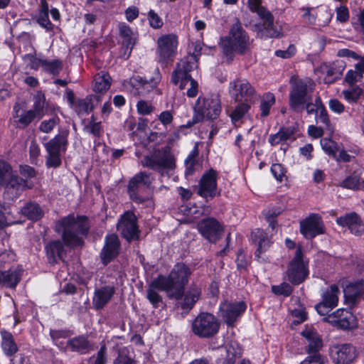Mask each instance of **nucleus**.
Segmentation results:
<instances>
[{
  "mask_svg": "<svg viewBox=\"0 0 364 364\" xmlns=\"http://www.w3.org/2000/svg\"><path fill=\"white\" fill-rule=\"evenodd\" d=\"M261 0H248L250 9L256 12L262 21V28L259 29L260 35L264 38H277L279 32L274 26V17L265 8L261 6Z\"/></svg>",
  "mask_w": 364,
  "mask_h": 364,
  "instance_id": "obj_9",
  "label": "nucleus"
},
{
  "mask_svg": "<svg viewBox=\"0 0 364 364\" xmlns=\"http://www.w3.org/2000/svg\"><path fill=\"white\" fill-rule=\"evenodd\" d=\"M110 87V77L107 73H98L94 79L93 90L95 92L103 93Z\"/></svg>",
  "mask_w": 364,
  "mask_h": 364,
  "instance_id": "obj_43",
  "label": "nucleus"
},
{
  "mask_svg": "<svg viewBox=\"0 0 364 364\" xmlns=\"http://www.w3.org/2000/svg\"><path fill=\"white\" fill-rule=\"evenodd\" d=\"M121 243L115 234L107 235L105 237V244L100 252L102 262L107 265L119 254Z\"/></svg>",
  "mask_w": 364,
  "mask_h": 364,
  "instance_id": "obj_20",
  "label": "nucleus"
},
{
  "mask_svg": "<svg viewBox=\"0 0 364 364\" xmlns=\"http://www.w3.org/2000/svg\"><path fill=\"white\" fill-rule=\"evenodd\" d=\"M307 265L308 262L304 259L302 249L298 247L287 271L288 280L293 284L302 283L309 273Z\"/></svg>",
  "mask_w": 364,
  "mask_h": 364,
  "instance_id": "obj_10",
  "label": "nucleus"
},
{
  "mask_svg": "<svg viewBox=\"0 0 364 364\" xmlns=\"http://www.w3.org/2000/svg\"><path fill=\"white\" fill-rule=\"evenodd\" d=\"M194 121L200 122L204 118L217 119L221 112V102L218 95L213 94L205 97H199L196 101Z\"/></svg>",
  "mask_w": 364,
  "mask_h": 364,
  "instance_id": "obj_5",
  "label": "nucleus"
},
{
  "mask_svg": "<svg viewBox=\"0 0 364 364\" xmlns=\"http://www.w3.org/2000/svg\"><path fill=\"white\" fill-rule=\"evenodd\" d=\"M159 291H164L169 299H173V297L168 291V289L161 281L159 277H157L151 281L146 291V298L154 308H157L159 304L162 302V296L159 294Z\"/></svg>",
  "mask_w": 364,
  "mask_h": 364,
  "instance_id": "obj_24",
  "label": "nucleus"
},
{
  "mask_svg": "<svg viewBox=\"0 0 364 364\" xmlns=\"http://www.w3.org/2000/svg\"><path fill=\"white\" fill-rule=\"evenodd\" d=\"M158 51L160 58L163 60H168L175 54L177 39L175 35L168 34L158 39Z\"/></svg>",
  "mask_w": 364,
  "mask_h": 364,
  "instance_id": "obj_27",
  "label": "nucleus"
},
{
  "mask_svg": "<svg viewBox=\"0 0 364 364\" xmlns=\"http://www.w3.org/2000/svg\"><path fill=\"white\" fill-rule=\"evenodd\" d=\"M46 105V98L42 94L36 95L33 98V109H29L33 112L35 118L41 119L44 114V109Z\"/></svg>",
  "mask_w": 364,
  "mask_h": 364,
  "instance_id": "obj_45",
  "label": "nucleus"
},
{
  "mask_svg": "<svg viewBox=\"0 0 364 364\" xmlns=\"http://www.w3.org/2000/svg\"><path fill=\"white\" fill-rule=\"evenodd\" d=\"M330 355L336 364H350L357 354L355 347L350 344H343L331 347Z\"/></svg>",
  "mask_w": 364,
  "mask_h": 364,
  "instance_id": "obj_21",
  "label": "nucleus"
},
{
  "mask_svg": "<svg viewBox=\"0 0 364 364\" xmlns=\"http://www.w3.org/2000/svg\"><path fill=\"white\" fill-rule=\"evenodd\" d=\"M107 361V348L105 344H103L97 353L94 364H106Z\"/></svg>",
  "mask_w": 364,
  "mask_h": 364,
  "instance_id": "obj_64",
  "label": "nucleus"
},
{
  "mask_svg": "<svg viewBox=\"0 0 364 364\" xmlns=\"http://www.w3.org/2000/svg\"><path fill=\"white\" fill-rule=\"evenodd\" d=\"M341 291L338 286L333 284L322 295V301L329 307L334 308L338 305V295Z\"/></svg>",
  "mask_w": 364,
  "mask_h": 364,
  "instance_id": "obj_41",
  "label": "nucleus"
},
{
  "mask_svg": "<svg viewBox=\"0 0 364 364\" xmlns=\"http://www.w3.org/2000/svg\"><path fill=\"white\" fill-rule=\"evenodd\" d=\"M37 21L41 26L46 28V30L50 31L53 29V24L49 20L48 14L38 13Z\"/></svg>",
  "mask_w": 364,
  "mask_h": 364,
  "instance_id": "obj_62",
  "label": "nucleus"
},
{
  "mask_svg": "<svg viewBox=\"0 0 364 364\" xmlns=\"http://www.w3.org/2000/svg\"><path fill=\"white\" fill-rule=\"evenodd\" d=\"M196 67V55L181 60L171 74V82L176 85H178L179 88L183 90L188 81L193 79L189 73Z\"/></svg>",
  "mask_w": 364,
  "mask_h": 364,
  "instance_id": "obj_11",
  "label": "nucleus"
},
{
  "mask_svg": "<svg viewBox=\"0 0 364 364\" xmlns=\"http://www.w3.org/2000/svg\"><path fill=\"white\" fill-rule=\"evenodd\" d=\"M246 304L243 301L222 303L219 309V316L228 325H232L245 312Z\"/></svg>",
  "mask_w": 364,
  "mask_h": 364,
  "instance_id": "obj_15",
  "label": "nucleus"
},
{
  "mask_svg": "<svg viewBox=\"0 0 364 364\" xmlns=\"http://www.w3.org/2000/svg\"><path fill=\"white\" fill-rule=\"evenodd\" d=\"M345 100L350 102L353 103L358 101L363 94V90L358 86H350L342 92Z\"/></svg>",
  "mask_w": 364,
  "mask_h": 364,
  "instance_id": "obj_48",
  "label": "nucleus"
},
{
  "mask_svg": "<svg viewBox=\"0 0 364 364\" xmlns=\"http://www.w3.org/2000/svg\"><path fill=\"white\" fill-rule=\"evenodd\" d=\"M68 133L63 132L57 134L54 138L45 144L47 153L60 154V152L66 150L68 144Z\"/></svg>",
  "mask_w": 364,
  "mask_h": 364,
  "instance_id": "obj_33",
  "label": "nucleus"
},
{
  "mask_svg": "<svg viewBox=\"0 0 364 364\" xmlns=\"http://www.w3.org/2000/svg\"><path fill=\"white\" fill-rule=\"evenodd\" d=\"M336 223L339 226L347 227L350 232L355 236L364 234V223L360 217L355 212L338 218Z\"/></svg>",
  "mask_w": 364,
  "mask_h": 364,
  "instance_id": "obj_22",
  "label": "nucleus"
},
{
  "mask_svg": "<svg viewBox=\"0 0 364 364\" xmlns=\"http://www.w3.org/2000/svg\"><path fill=\"white\" fill-rule=\"evenodd\" d=\"M300 9L304 11L302 18L306 23L314 24L316 22V15L312 13L313 8L302 7Z\"/></svg>",
  "mask_w": 364,
  "mask_h": 364,
  "instance_id": "obj_61",
  "label": "nucleus"
},
{
  "mask_svg": "<svg viewBox=\"0 0 364 364\" xmlns=\"http://www.w3.org/2000/svg\"><path fill=\"white\" fill-rule=\"evenodd\" d=\"M100 101V96L98 95H94L87 97L85 99H77V102L72 107L78 114L88 113L93 110Z\"/></svg>",
  "mask_w": 364,
  "mask_h": 364,
  "instance_id": "obj_34",
  "label": "nucleus"
},
{
  "mask_svg": "<svg viewBox=\"0 0 364 364\" xmlns=\"http://www.w3.org/2000/svg\"><path fill=\"white\" fill-rule=\"evenodd\" d=\"M186 164V176L191 175L194 172L195 166L197 164V160L196 156L191 154L185 161Z\"/></svg>",
  "mask_w": 364,
  "mask_h": 364,
  "instance_id": "obj_60",
  "label": "nucleus"
},
{
  "mask_svg": "<svg viewBox=\"0 0 364 364\" xmlns=\"http://www.w3.org/2000/svg\"><path fill=\"white\" fill-rule=\"evenodd\" d=\"M4 187L6 193L14 199L18 198L26 188H32L33 183L13 173Z\"/></svg>",
  "mask_w": 364,
  "mask_h": 364,
  "instance_id": "obj_23",
  "label": "nucleus"
},
{
  "mask_svg": "<svg viewBox=\"0 0 364 364\" xmlns=\"http://www.w3.org/2000/svg\"><path fill=\"white\" fill-rule=\"evenodd\" d=\"M341 186L348 189H364V181L357 176H350L342 181Z\"/></svg>",
  "mask_w": 364,
  "mask_h": 364,
  "instance_id": "obj_47",
  "label": "nucleus"
},
{
  "mask_svg": "<svg viewBox=\"0 0 364 364\" xmlns=\"http://www.w3.org/2000/svg\"><path fill=\"white\" fill-rule=\"evenodd\" d=\"M271 171L277 181H282L283 178L285 176V171L281 164H274L271 167Z\"/></svg>",
  "mask_w": 364,
  "mask_h": 364,
  "instance_id": "obj_63",
  "label": "nucleus"
},
{
  "mask_svg": "<svg viewBox=\"0 0 364 364\" xmlns=\"http://www.w3.org/2000/svg\"><path fill=\"white\" fill-rule=\"evenodd\" d=\"M275 104V97L271 92L262 95L260 100L261 117H265L269 114L271 107Z\"/></svg>",
  "mask_w": 364,
  "mask_h": 364,
  "instance_id": "obj_44",
  "label": "nucleus"
},
{
  "mask_svg": "<svg viewBox=\"0 0 364 364\" xmlns=\"http://www.w3.org/2000/svg\"><path fill=\"white\" fill-rule=\"evenodd\" d=\"M154 177L151 173L141 171L135 174L129 181L127 192L130 198L137 203H141L148 199L143 193L151 188Z\"/></svg>",
  "mask_w": 364,
  "mask_h": 364,
  "instance_id": "obj_7",
  "label": "nucleus"
},
{
  "mask_svg": "<svg viewBox=\"0 0 364 364\" xmlns=\"http://www.w3.org/2000/svg\"><path fill=\"white\" fill-rule=\"evenodd\" d=\"M136 217L132 211H126L120 218L117 228L122 236L130 242L139 237Z\"/></svg>",
  "mask_w": 364,
  "mask_h": 364,
  "instance_id": "obj_13",
  "label": "nucleus"
},
{
  "mask_svg": "<svg viewBox=\"0 0 364 364\" xmlns=\"http://www.w3.org/2000/svg\"><path fill=\"white\" fill-rule=\"evenodd\" d=\"M136 81L137 84L134 85L136 87V92L134 94L141 96H146L151 92H155L159 95L161 94V92L157 88L161 81V75L158 69L155 70L154 75L149 80H143L141 77H139V80L136 79Z\"/></svg>",
  "mask_w": 364,
  "mask_h": 364,
  "instance_id": "obj_25",
  "label": "nucleus"
},
{
  "mask_svg": "<svg viewBox=\"0 0 364 364\" xmlns=\"http://www.w3.org/2000/svg\"><path fill=\"white\" fill-rule=\"evenodd\" d=\"M143 166L164 174V171L173 170L175 166V159L173 154L168 149L155 151L151 156H145L141 161Z\"/></svg>",
  "mask_w": 364,
  "mask_h": 364,
  "instance_id": "obj_6",
  "label": "nucleus"
},
{
  "mask_svg": "<svg viewBox=\"0 0 364 364\" xmlns=\"http://www.w3.org/2000/svg\"><path fill=\"white\" fill-rule=\"evenodd\" d=\"M198 227L201 235L210 242H215L223 232V226L213 218L202 220Z\"/></svg>",
  "mask_w": 364,
  "mask_h": 364,
  "instance_id": "obj_19",
  "label": "nucleus"
},
{
  "mask_svg": "<svg viewBox=\"0 0 364 364\" xmlns=\"http://www.w3.org/2000/svg\"><path fill=\"white\" fill-rule=\"evenodd\" d=\"M218 318L210 313H201L192 322L193 333L200 338H210L219 331Z\"/></svg>",
  "mask_w": 364,
  "mask_h": 364,
  "instance_id": "obj_8",
  "label": "nucleus"
},
{
  "mask_svg": "<svg viewBox=\"0 0 364 364\" xmlns=\"http://www.w3.org/2000/svg\"><path fill=\"white\" fill-rule=\"evenodd\" d=\"M46 251L48 261L51 264L63 259L65 254L63 244L60 240H54L48 243L46 246Z\"/></svg>",
  "mask_w": 364,
  "mask_h": 364,
  "instance_id": "obj_35",
  "label": "nucleus"
},
{
  "mask_svg": "<svg viewBox=\"0 0 364 364\" xmlns=\"http://www.w3.org/2000/svg\"><path fill=\"white\" fill-rule=\"evenodd\" d=\"M90 230V224L87 217L69 215L59 220L55 230L62 234L64 243L70 247L80 246L83 240L80 235H87Z\"/></svg>",
  "mask_w": 364,
  "mask_h": 364,
  "instance_id": "obj_1",
  "label": "nucleus"
},
{
  "mask_svg": "<svg viewBox=\"0 0 364 364\" xmlns=\"http://www.w3.org/2000/svg\"><path fill=\"white\" fill-rule=\"evenodd\" d=\"M136 109L140 114L146 115L152 113L154 107L145 100H139L136 104Z\"/></svg>",
  "mask_w": 364,
  "mask_h": 364,
  "instance_id": "obj_57",
  "label": "nucleus"
},
{
  "mask_svg": "<svg viewBox=\"0 0 364 364\" xmlns=\"http://www.w3.org/2000/svg\"><path fill=\"white\" fill-rule=\"evenodd\" d=\"M272 290L275 294L284 296H289L292 292L291 287L286 282H283L280 285L272 286Z\"/></svg>",
  "mask_w": 364,
  "mask_h": 364,
  "instance_id": "obj_55",
  "label": "nucleus"
},
{
  "mask_svg": "<svg viewBox=\"0 0 364 364\" xmlns=\"http://www.w3.org/2000/svg\"><path fill=\"white\" fill-rule=\"evenodd\" d=\"M1 335L2 339L1 348L4 353L7 356H13L18 351V347L12 334L7 331H2Z\"/></svg>",
  "mask_w": 364,
  "mask_h": 364,
  "instance_id": "obj_39",
  "label": "nucleus"
},
{
  "mask_svg": "<svg viewBox=\"0 0 364 364\" xmlns=\"http://www.w3.org/2000/svg\"><path fill=\"white\" fill-rule=\"evenodd\" d=\"M46 164L48 167H59L61 165L60 154L47 153Z\"/></svg>",
  "mask_w": 364,
  "mask_h": 364,
  "instance_id": "obj_58",
  "label": "nucleus"
},
{
  "mask_svg": "<svg viewBox=\"0 0 364 364\" xmlns=\"http://www.w3.org/2000/svg\"><path fill=\"white\" fill-rule=\"evenodd\" d=\"M217 177L218 173L213 168L206 171L198 183V195L206 199H212L220 195V192L218 191Z\"/></svg>",
  "mask_w": 364,
  "mask_h": 364,
  "instance_id": "obj_14",
  "label": "nucleus"
},
{
  "mask_svg": "<svg viewBox=\"0 0 364 364\" xmlns=\"http://www.w3.org/2000/svg\"><path fill=\"white\" fill-rule=\"evenodd\" d=\"M59 118L57 116H54L48 120H43L39 125V130L43 133L51 132L55 127L59 123Z\"/></svg>",
  "mask_w": 364,
  "mask_h": 364,
  "instance_id": "obj_53",
  "label": "nucleus"
},
{
  "mask_svg": "<svg viewBox=\"0 0 364 364\" xmlns=\"http://www.w3.org/2000/svg\"><path fill=\"white\" fill-rule=\"evenodd\" d=\"M22 269L13 267L8 270H0V287L14 289L21 280Z\"/></svg>",
  "mask_w": 364,
  "mask_h": 364,
  "instance_id": "obj_31",
  "label": "nucleus"
},
{
  "mask_svg": "<svg viewBox=\"0 0 364 364\" xmlns=\"http://www.w3.org/2000/svg\"><path fill=\"white\" fill-rule=\"evenodd\" d=\"M84 132L99 138L102 133L101 122H89L83 128Z\"/></svg>",
  "mask_w": 364,
  "mask_h": 364,
  "instance_id": "obj_54",
  "label": "nucleus"
},
{
  "mask_svg": "<svg viewBox=\"0 0 364 364\" xmlns=\"http://www.w3.org/2000/svg\"><path fill=\"white\" fill-rule=\"evenodd\" d=\"M230 92L235 101L248 103L254 97L255 91L246 80H236L230 84Z\"/></svg>",
  "mask_w": 364,
  "mask_h": 364,
  "instance_id": "obj_18",
  "label": "nucleus"
},
{
  "mask_svg": "<svg viewBox=\"0 0 364 364\" xmlns=\"http://www.w3.org/2000/svg\"><path fill=\"white\" fill-rule=\"evenodd\" d=\"M294 134V129L291 127H283L274 134H271L269 137V142L272 146H275L280 143L290 139Z\"/></svg>",
  "mask_w": 364,
  "mask_h": 364,
  "instance_id": "obj_40",
  "label": "nucleus"
},
{
  "mask_svg": "<svg viewBox=\"0 0 364 364\" xmlns=\"http://www.w3.org/2000/svg\"><path fill=\"white\" fill-rule=\"evenodd\" d=\"M301 233L306 239H312L324 233V225L318 214H311L300 223Z\"/></svg>",
  "mask_w": 364,
  "mask_h": 364,
  "instance_id": "obj_17",
  "label": "nucleus"
},
{
  "mask_svg": "<svg viewBox=\"0 0 364 364\" xmlns=\"http://www.w3.org/2000/svg\"><path fill=\"white\" fill-rule=\"evenodd\" d=\"M21 213L28 219L36 221L43 215V211L36 203H28L21 208Z\"/></svg>",
  "mask_w": 364,
  "mask_h": 364,
  "instance_id": "obj_38",
  "label": "nucleus"
},
{
  "mask_svg": "<svg viewBox=\"0 0 364 364\" xmlns=\"http://www.w3.org/2000/svg\"><path fill=\"white\" fill-rule=\"evenodd\" d=\"M192 272L184 263H176L168 275L160 274L158 277L164 283L173 299L178 300L184 294L186 286Z\"/></svg>",
  "mask_w": 364,
  "mask_h": 364,
  "instance_id": "obj_3",
  "label": "nucleus"
},
{
  "mask_svg": "<svg viewBox=\"0 0 364 364\" xmlns=\"http://www.w3.org/2000/svg\"><path fill=\"white\" fill-rule=\"evenodd\" d=\"M12 174L11 166L4 161H0V187H4Z\"/></svg>",
  "mask_w": 364,
  "mask_h": 364,
  "instance_id": "obj_51",
  "label": "nucleus"
},
{
  "mask_svg": "<svg viewBox=\"0 0 364 364\" xmlns=\"http://www.w3.org/2000/svg\"><path fill=\"white\" fill-rule=\"evenodd\" d=\"M252 240L257 244V248L255 255L258 260L265 261L262 255L265 252L272 243L271 237L262 229H256L252 232Z\"/></svg>",
  "mask_w": 364,
  "mask_h": 364,
  "instance_id": "obj_28",
  "label": "nucleus"
},
{
  "mask_svg": "<svg viewBox=\"0 0 364 364\" xmlns=\"http://www.w3.org/2000/svg\"><path fill=\"white\" fill-rule=\"evenodd\" d=\"M316 122L317 124H321L325 129L331 131L333 129L328 114L326 109L319 110L315 116Z\"/></svg>",
  "mask_w": 364,
  "mask_h": 364,
  "instance_id": "obj_50",
  "label": "nucleus"
},
{
  "mask_svg": "<svg viewBox=\"0 0 364 364\" xmlns=\"http://www.w3.org/2000/svg\"><path fill=\"white\" fill-rule=\"evenodd\" d=\"M322 149L329 156L336 158V154L338 151V145L336 142L329 139H323L321 140Z\"/></svg>",
  "mask_w": 364,
  "mask_h": 364,
  "instance_id": "obj_52",
  "label": "nucleus"
},
{
  "mask_svg": "<svg viewBox=\"0 0 364 364\" xmlns=\"http://www.w3.org/2000/svg\"><path fill=\"white\" fill-rule=\"evenodd\" d=\"M363 78V75L360 72L353 70H350L348 71L345 80L349 85H353L356 82L360 81Z\"/></svg>",
  "mask_w": 364,
  "mask_h": 364,
  "instance_id": "obj_59",
  "label": "nucleus"
},
{
  "mask_svg": "<svg viewBox=\"0 0 364 364\" xmlns=\"http://www.w3.org/2000/svg\"><path fill=\"white\" fill-rule=\"evenodd\" d=\"M14 124L18 127H28L35 119L33 112L26 110L20 104H16L13 108Z\"/></svg>",
  "mask_w": 364,
  "mask_h": 364,
  "instance_id": "obj_32",
  "label": "nucleus"
},
{
  "mask_svg": "<svg viewBox=\"0 0 364 364\" xmlns=\"http://www.w3.org/2000/svg\"><path fill=\"white\" fill-rule=\"evenodd\" d=\"M115 294L113 286H105L95 289L92 299V304L95 309H102L112 299Z\"/></svg>",
  "mask_w": 364,
  "mask_h": 364,
  "instance_id": "obj_29",
  "label": "nucleus"
},
{
  "mask_svg": "<svg viewBox=\"0 0 364 364\" xmlns=\"http://www.w3.org/2000/svg\"><path fill=\"white\" fill-rule=\"evenodd\" d=\"M68 346L73 351L87 353L93 350L92 345L85 336H79L68 341Z\"/></svg>",
  "mask_w": 364,
  "mask_h": 364,
  "instance_id": "obj_37",
  "label": "nucleus"
},
{
  "mask_svg": "<svg viewBox=\"0 0 364 364\" xmlns=\"http://www.w3.org/2000/svg\"><path fill=\"white\" fill-rule=\"evenodd\" d=\"M220 45L223 53L230 60H232L235 53L244 55L250 51V37L238 18H235L228 35L221 38Z\"/></svg>",
  "mask_w": 364,
  "mask_h": 364,
  "instance_id": "obj_2",
  "label": "nucleus"
},
{
  "mask_svg": "<svg viewBox=\"0 0 364 364\" xmlns=\"http://www.w3.org/2000/svg\"><path fill=\"white\" fill-rule=\"evenodd\" d=\"M342 75V70L334 67H330L326 71V77L325 80L326 82L331 83L339 79Z\"/></svg>",
  "mask_w": 364,
  "mask_h": 364,
  "instance_id": "obj_56",
  "label": "nucleus"
},
{
  "mask_svg": "<svg viewBox=\"0 0 364 364\" xmlns=\"http://www.w3.org/2000/svg\"><path fill=\"white\" fill-rule=\"evenodd\" d=\"M250 109V105L247 102H242L237 105L230 114L232 123L236 124L240 122Z\"/></svg>",
  "mask_w": 364,
  "mask_h": 364,
  "instance_id": "obj_46",
  "label": "nucleus"
},
{
  "mask_svg": "<svg viewBox=\"0 0 364 364\" xmlns=\"http://www.w3.org/2000/svg\"><path fill=\"white\" fill-rule=\"evenodd\" d=\"M301 335L307 341L306 350L309 355L305 360H318L320 364H326V359L319 353L323 347V342L317 331L311 328H306L301 332Z\"/></svg>",
  "mask_w": 364,
  "mask_h": 364,
  "instance_id": "obj_12",
  "label": "nucleus"
},
{
  "mask_svg": "<svg viewBox=\"0 0 364 364\" xmlns=\"http://www.w3.org/2000/svg\"><path fill=\"white\" fill-rule=\"evenodd\" d=\"M114 364H136L132 353L126 348L119 351L117 357L114 360Z\"/></svg>",
  "mask_w": 364,
  "mask_h": 364,
  "instance_id": "obj_49",
  "label": "nucleus"
},
{
  "mask_svg": "<svg viewBox=\"0 0 364 364\" xmlns=\"http://www.w3.org/2000/svg\"><path fill=\"white\" fill-rule=\"evenodd\" d=\"M201 294L200 288L198 287L196 284H191L188 288L187 291H184L183 295L178 302L179 306L186 312H189L195 304L200 299Z\"/></svg>",
  "mask_w": 364,
  "mask_h": 364,
  "instance_id": "obj_30",
  "label": "nucleus"
},
{
  "mask_svg": "<svg viewBox=\"0 0 364 364\" xmlns=\"http://www.w3.org/2000/svg\"><path fill=\"white\" fill-rule=\"evenodd\" d=\"M38 63L43 71L53 75H58L63 70V61L59 59H55L53 60L39 59Z\"/></svg>",
  "mask_w": 364,
  "mask_h": 364,
  "instance_id": "obj_42",
  "label": "nucleus"
},
{
  "mask_svg": "<svg viewBox=\"0 0 364 364\" xmlns=\"http://www.w3.org/2000/svg\"><path fill=\"white\" fill-rule=\"evenodd\" d=\"M119 35L122 38L123 58H128L137 41V33L134 32L125 23L119 24Z\"/></svg>",
  "mask_w": 364,
  "mask_h": 364,
  "instance_id": "obj_26",
  "label": "nucleus"
},
{
  "mask_svg": "<svg viewBox=\"0 0 364 364\" xmlns=\"http://www.w3.org/2000/svg\"><path fill=\"white\" fill-rule=\"evenodd\" d=\"M225 355H222V364H235L236 359L242 355V348L236 341H231L225 346Z\"/></svg>",
  "mask_w": 364,
  "mask_h": 364,
  "instance_id": "obj_36",
  "label": "nucleus"
},
{
  "mask_svg": "<svg viewBox=\"0 0 364 364\" xmlns=\"http://www.w3.org/2000/svg\"><path fill=\"white\" fill-rule=\"evenodd\" d=\"M324 321L331 323L335 326L342 329H349L356 326V318L355 316L349 311L344 309H339L325 316Z\"/></svg>",
  "mask_w": 364,
  "mask_h": 364,
  "instance_id": "obj_16",
  "label": "nucleus"
},
{
  "mask_svg": "<svg viewBox=\"0 0 364 364\" xmlns=\"http://www.w3.org/2000/svg\"><path fill=\"white\" fill-rule=\"evenodd\" d=\"M289 106L296 112L304 109V105L311 100L314 83L310 79H293L290 80Z\"/></svg>",
  "mask_w": 364,
  "mask_h": 364,
  "instance_id": "obj_4",
  "label": "nucleus"
}]
</instances>
